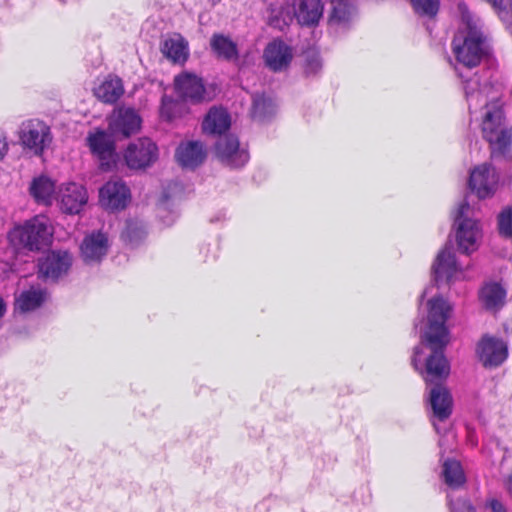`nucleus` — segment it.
<instances>
[{"instance_id": "1", "label": "nucleus", "mask_w": 512, "mask_h": 512, "mask_svg": "<svg viewBox=\"0 0 512 512\" xmlns=\"http://www.w3.org/2000/svg\"><path fill=\"white\" fill-rule=\"evenodd\" d=\"M457 73L463 79L469 109H477L482 105L486 107L482 121V134L490 144L492 155L512 157V131L505 122L503 109L498 102L488 103V95L492 87L488 83L481 85L480 76L477 73L468 75L461 68H457Z\"/></svg>"}, {"instance_id": "2", "label": "nucleus", "mask_w": 512, "mask_h": 512, "mask_svg": "<svg viewBox=\"0 0 512 512\" xmlns=\"http://www.w3.org/2000/svg\"><path fill=\"white\" fill-rule=\"evenodd\" d=\"M461 24L453 41L452 48L457 62L465 69L477 67L487 53L485 37L480 20L468 9L464 2L457 5Z\"/></svg>"}, {"instance_id": "3", "label": "nucleus", "mask_w": 512, "mask_h": 512, "mask_svg": "<svg viewBox=\"0 0 512 512\" xmlns=\"http://www.w3.org/2000/svg\"><path fill=\"white\" fill-rule=\"evenodd\" d=\"M52 234L50 220L44 215H37L22 226L14 228L9 233V239L13 245L32 251L39 250Z\"/></svg>"}, {"instance_id": "4", "label": "nucleus", "mask_w": 512, "mask_h": 512, "mask_svg": "<svg viewBox=\"0 0 512 512\" xmlns=\"http://www.w3.org/2000/svg\"><path fill=\"white\" fill-rule=\"evenodd\" d=\"M455 237L458 249L470 254L478 248L482 237V230L478 220L474 217V210L464 201L460 204L454 218Z\"/></svg>"}, {"instance_id": "5", "label": "nucleus", "mask_w": 512, "mask_h": 512, "mask_svg": "<svg viewBox=\"0 0 512 512\" xmlns=\"http://www.w3.org/2000/svg\"><path fill=\"white\" fill-rule=\"evenodd\" d=\"M428 307V328L421 336V343L446 346L448 332L445 323L451 306L442 297H435L428 301Z\"/></svg>"}, {"instance_id": "6", "label": "nucleus", "mask_w": 512, "mask_h": 512, "mask_svg": "<svg viewBox=\"0 0 512 512\" xmlns=\"http://www.w3.org/2000/svg\"><path fill=\"white\" fill-rule=\"evenodd\" d=\"M21 144L36 156H41L52 142L50 127L38 119L24 121L19 129Z\"/></svg>"}, {"instance_id": "7", "label": "nucleus", "mask_w": 512, "mask_h": 512, "mask_svg": "<svg viewBox=\"0 0 512 512\" xmlns=\"http://www.w3.org/2000/svg\"><path fill=\"white\" fill-rule=\"evenodd\" d=\"M124 160L130 169L139 170L151 166L158 159V148L149 138L143 137L129 143Z\"/></svg>"}, {"instance_id": "8", "label": "nucleus", "mask_w": 512, "mask_h": 512, "mask_svg": "<svg viewBox=\"0 0 512 512\" xmlns=\"http://www.w3.org/2000/svg\"><path fill=\"white\" fill-rule=\"evenodd\" d=\"M113 136L104 130L90 132L86 138L91 153L100 161V167L108 171L115 164L116 153Z\"/></svg>"}, {"instance_id": "9", "label": "nucleus", "mask_w": 512, "mask_h": 512, "mask_svg": "<svg viewBox=\"0 0 512 512\" xmlns=\"http://www.w3.org/2000/svg\"><path fill=\"white\" fill-rule=\"evenodd\" d=\"M140 127L141 118L133 108L120 107L109 117L108 130L114 137H128L137 133Z\"/></svg>"}, {"instance_id": "10", "label": "nucleus", "mask_w": 512, "mask_h": 512, "mask_svg": "<svg viewBox=\"0 0 512 512\" xmlns=\"http://www.w3.org/2000/svg\"><path fill=\"white\" fill-rule=\"evenodd\" d=\"M432 353L426 359L425 368L420 370L427 384H441L450 373V365L443 354L445 346L429 345Z\"/></svg>"}, {"instance_id": "11", "label": "nucleus", "mask_w": 512, "mask_h": 512, "mask_svg": "<svg viewBox=\"0 0 512 512\" xmlns=\"http://www.w3.org/2000/svg\"><path fill=\"white\" fill-rule=\"evenodd\" d=\"M130 201V190L121 180L108 181L99 191V202L107 210L124 209Z\"/></svg>"}, {"instance_id": "12", "label": "nucleus", "mask_w": 512, "mask_h": 512, "mask_svg": "<svg viewBox=\"0 0 512 512\" xmlns=\"http://www.w3.org/2000/svg\"><path fill=\"white\" fill-rule=\"evenodd\" d=\"M175 90L179 97L191 103H200L207 100L203 81L195 74L184 72L175 80Z\"/></svg>"}, {"instance_id": "13", "label": "nucleus", "mask_w": 512, "mask_h": 512, "mask_svg": "<svg viewBox=\"0 0 512 512\" xmlns=\"http://www.w3.org/2000/svg\"><path fill=\"white\" fill-rule=\"evenodd\" d=\"M215 150L223 164L234 168L245 165L249 158L248 152L240 148L238 139L232 135L221 137Z\"/></svg>"}, {"instance_id": "14", "label": "nucleus", "mask_w": 512, "mask_h": 512, "mask_svg": "<svg viewBox=\"0 0 512 512\" xmlns=\"http://www.w3.org/2000/svg\"><path fill=\"white\" fill-rule=\"evenodd\" d=\"M498 183V176L495 169L487 164L475 167L469 178V187L479 198H486L492 195Z\"/></svg>"}, {"instance_id": "15", "label": "nucleus", "mask_w": 512, "mask_h": 512, "mask_svg": "<svg viewBox=\"0 0 512 512\" xmlns=\"http://www.w3.org/2000/svg\"><path fill=\"white\" fill-rule=\"evenodd\" d=\"M477 355L485 367H497L507 358L506 344L495 337L484 336L477 345Z\"/></svg>"}, {"instance_id": "16", "label": "nucleus", "mask_w": 512, "mask_h": 512, "mask_svg": "<svg viewBox=\"0 0 512 512\" xmlns=\"http://www.w3.org/2000/svg\"><path fill=\"white\" fill-rule=\"evenodd\" d=\"M72 257L67 251H51L39 259V273L44 278L58 279L71 267Z\"/></svg>"}, {"instance_id": "17", "label": "nucleus", "mask_w": 512, "mask_h": 512, "mask_svg": "<svg viewBox=\"0 0 512 512\" xmlns=\"http://www.w3.org/2000/svg\"><path fill=\"white\" fill-rule=\"evenodd\" d=\"M87 201V191L80 184L68 183L60 189V207L65 213H79Z\"/></svg>"}, {"instance_id": "18", "label": "nucleus", "mask_w": 512, "mask_h": 512, "mask_svg": "<svg viewBox=\"0 0 512 512\" xmlns=\"http://www.w3.org/2000/svg\"><path fill=\"white\" fill-rule=\"evenodd\" d=\"M266 65L274 72L285 70L293 57L292 49L282 41L267 45L263 54Z\"/></svg>"}, {"instance_id": "19", "label": "nucleus", "mask_w": 512, "mask_h": 512, "mask_svg": "<svg viewBox=\"0 0 512 512\" xmlns=\"http://www.w3.org/2000/svg\"><path fill=\"white\" fill-rule=\"evenodd\" d=\"M459 271L455 254L450 244H447L442 251L439 252L432 266L433 277L436 282L440 280L450 281L452 277Z\"/></svg>"}, {"instance_id": "20", "label": "nucleus", "mask_w": 512, "mask_h": 512, "mask_svg": "<svg viewBox=\"0 0 512 512\" xmlns=\"http://www.w3.org/2000/svg\"><path fill=\"white\" fill-rule=\"evenodd\" d=\"M81 256L86 263L100 261L107 253L108 239L101 232L87 235L81 244Z\"/></svg>"}, {"instance_id": "21", "label": "nucleus", "mask_w": 512, "mask_h": 512, "mask_svg": "<svg viewBox=\"0 0 512 512\" xmlns=\"http://www.w3.org/2000/svg\"><path fill=\"white\" fill-rule=\"evenodd\" d=\"M429 402L433 415L439 421H445L452 413L453 399L448 389L441 384L435 385L429 393Z\"/></svg>"}, {"instance_id": "22", "label": "nucleus", "mask_w": 512, "mask_h": 512, "mask_svg": "<svg viewBox=\"0 0 512 512\" xmlns=\"http://www.w3.org/2000/svg\"><path fill=\"white\" fill-rule=\"evenodd\" d=\"M175 157L182 167L195 168L206 158V151L201 142L189 141L176 149Z\"/></svg>"}, {"instance_id": "23", "label": "nucleus", "mask_w": 512, "mask_h": 512, "mask_svg": "<svg viewBox=\"0 0 512 512\" xmlns=\"http://www.w3.org/2000/svg\"><path fill=\"white\" fill-rule=\"evenodd\" d=\"M293 12L299 24L311 26L318 23L323 6L321 0H295Z\"/></svg>"}, {"instance_id": "24", "label": "nucleus", "mask_w": 512, "mask_h": 512, "mask_svg": "<svg viewBox=\"0 0 512 512\" xmlns=\"http://www.w3.org/2000/svg\"><path fill=\"white\" fill-rule=\"evenodd\" d=\"M479 299L486 310L498 311L506 300V290L496 282L486 283L479 292Z\"/></svg>"}, {"instance_id": "25", "label": "nucleus", "mask_w": 512, "mask_h": 512, "mask_svg": "<svg viewBox=\"0 0 512 512\" xmlns=\"http://www.w3.org/2000/svg\"><path fill=\"white\" fill-rule=\"evenodd\" d=\"M161 52L175 63H183L189 55L188 42L179 34L164 40Z\"/></svg>"}, {"instance_id": "26", "label": "nucleus", "mask_w": 512, "mask_h": 512, "mask_svg": "<svg viewBox=\"0 0 512 512\" xmlns=\"http://www.w3.org/2000/svg\"><path fill=\"white\" fill-rule=\"evenodd\" d=\"M124 93L122 80L109 76L94 90L95 96L105 103H115Z\"/></svg>"}, {"instance_id": "27", "label": "nucleus", "mask_w": 512, "mask_h": 512, "mask_svg": "<svg viewBox=\"0 0 512 512\" xmlns=\"http://www.w3.org/2000/svg\"><path fill=\"white\" fill-rule=\"evenodd\" d=\"M230 117L224 109L212 108L203 121V130L209 134H221L229 129Z\"/></svg>"}, {"instance_id": "28", "label": "nucleus", "mask_w": 512, "mask_h": 512, "mask_svg": "<svg viewBox=\"0 0 512 512\" xmlns=\"http://www.w3.org/2000/svg\"><path fill=\"white\" fill-rule=\"evenodd\" d=\"M210 45L213 52L220 58L228 61H233L238 58L237 45L227 36L214 34L211 37Z\"/></svg>"}, {"instance_id": "29", "label": "nucleus", "mask_w": 512, "mask_h": 512, "mask_svg": "<svg viewBox=\"0 0 512 512\" xmlns=\"http://www.w3.org/2000/svg\"><path fill=\"white\" fill-rule=\"evenodd\" d=\"M30 192L38 203L49 205L55 192V184L50 178L40 176L31 183Z\"/></svg>"}, {"instance_id": "30", "label": "nucleus", "mask_w": 512, "mask_h": 512, "mask_svg": "<svg viewBox=\"0 0 512 512\" xmlns=\"http://www.w3.org/2000/svg\"><path fill=\"white\" fill-rule=\"evenodd\" d=\"M46 298V291L31 287L22 292L16 300V306L21 312H28L38 308Z\"/></svg>"}, {"instance_id": "31", "label": "nucleus", "mask_w": 512, "mask_h": 512, "mask_svg": "<svg viewBox=\"0 0 512 512\" xmlns=\"http://www.w3.org/2000/svg\"><path fill=\"white\" fill-rule=\"evenodd\" d=\"M443 475L447 485L453 488L460 487L466 481L463 469L458 461L447 460L443 464Z\"/></svg>"}, {"instance_id": "32", "label": "nucleus", "mask_w": 512, "mask_h": 512, "mask_svg": "<svg viewBox=\"0 0 512 512\" xmlns=\"http://www.w3.org/2000/svg\"><path fill=\"white\" fill-rule=\"evenodd\" d=\"M274 110L275 105L272 99L259 94L253 96L252 116L254 119L264 121L274 113Z\"/></svg>"}, {"instance_id": "33", "label": "nucleus", "mask_w": 512, "mask_h": 512, "mask_svg": "<svg viewBox=\"0 0 512 512\" xmlns=\"http://www.w3.org/2000/svg\"><path fill=\"white\" fill-rule=\"evenodd\" d=\"M294 18L295 15L293 12V4H284L278 9L272 11V14L269 18V24L282 30L284 27L288 26Z\"/></svg>"}, {"instance_id": "34", "label": "nucleus", "mask_w": 512, "mask_h": 512, "mask_svg": "<svg viewBox=\"0 0 512 512\" xmlns=\"http://www.w3.org/2000/svg\"><path fill=\"white\" fill-rule=\"evenodd\" d=\"M144 235L145 231L141 223L133 220L126 222L125 230L122 232L124 241L133 244L141 240Z\"/></svg>"}, {"instance_id": "35", "label": "nucleus", "mask_w": 512, "mask_h": 512, "mask_svg": "<svg viewBox=\"0 0 512 512\" xmlns=\"http://www.w3.org/2000/svg\"><path fill=\"white\" fill-rule=\"evenodd\" d=\"M411 3L419 15L434 17L439 10V0H411Z\"/></svg>"}, {"instance_id": "36", "label": "nucleus", "mask_w": 512, "mask_h": 512, "mask_svg": "<svg viewBox=\"0 0 512 512\" xmlns=\"http://www.w3.org/2000/svg\"><path fill=\"white\" fill-rule=\"evenodd\" d=\"M499 232L505 237L512 236V207L503 210L498 216Z\"/></svg>"}, {"instance_id": "37", "label": "nucleus", "mask_w": 512, "mask_h": 512, "mask_svg": "<svg viewBox=\"0 0 512 512\" xmlns=\"http://www.w3.org/2000/svg\"><path fill=\"white\" fill-rule=\"evenodd\" d=\"M346 19V9L344 6L339 5L335 7L330 16V22L340 23Z\"/></svg>"}, {"instance_id": "38", "label": "nucleus", "mask_w": 512, "mask_h": 512, "mask_svg": "<svg viewBox=\"0 0 512 512\" xmlns=\"http://www.w3.org/2000/svg\"><path fill=\"white\" fill-rule=\"evenodd\" d=\"M321 69V62L317 56L308 60L305 72L307 74H316Z\"/></svg>"}, {"instance_id": "39", "label": "nucleus", "mask_w": 512, "mask_h": 512, "mask_svg": "<svg viewBox=\"0 0 512 512\" xmlns=\"http://www.w3.org/2000/svg\"><path fill=\"white\" fill-rule=\"evenodd\" d=\"M452 512H457L460 509L466 510L467 512H474L472 504L467 500H459L455 505L451 506Z\"/></svg>"}, {"instance_id": "40", "label": "nucleus", "mask_w": 512, "mask_h": 512, "mask_svg": "<svg viewBox=\"0 0 512 512\" xmlns=\"http://www.w3.org/2000/svg\"><path fill=\"white\" fill-rule=\"evenodd\" d=\"M489 506L493 512H506L505 507L503 504L498 500H491L489 503Z\"/></svg>"}, {"instance_id": "41", "label": "nucleus", "mask_w": 512, "mask_h": 512, "mask_svg": "<svg viewBox=\"0 0 512 512\" xmlns=\"http://www.w3.org/2000/svg\"><path fill=\"white\" fill-rule=\"evenodd\" d=\"M422 353V348L417 346L414 348V354H413V357H412V365L414 366V368L416 370H419V366H418V356Z\"/></svg>"}, {"instance_id": "42", "label": "nucleus", "mask_w": 512, "mask_h": 512, "mask_svg": "<svg viewBox=\"0 0 512 512\" xmlns=\"http://www.w3.org/2000/svg\"><path fill=\"white\" fill-rule=\"evenodd\" d=\"M8 151V144L6 142V139L4 137L0 136V160L4 158Z\"/></svg>"}, {"instance_id": "43", "label": "nucleus", "mask_w": 512, "mask_h": 512, "mask_svg": "<svg viewBox=\"0 0 512 512\" xmlns=\"http://www.w3.org/2000/svg\"><path fill=\"white\" fill-rule=\"evenodd\" d=\"M506 488L510 494H512V473L508 476L505 482Z\"/></svg>"}, {"instance_id": "44", "label": "nucleus", "mask_w": 512, "mask_h": 512, "mask_svg": "<svg viewBox=\"0 0 512 512\" xmlns=\"http://www.w3.org/2000/svg\"><path fill=\"white\" fill-rule=\"evenodd\" d=\"M5 312V304L3 299L0 297V318L3 316Z\"/></svg>"}]
</instances>
